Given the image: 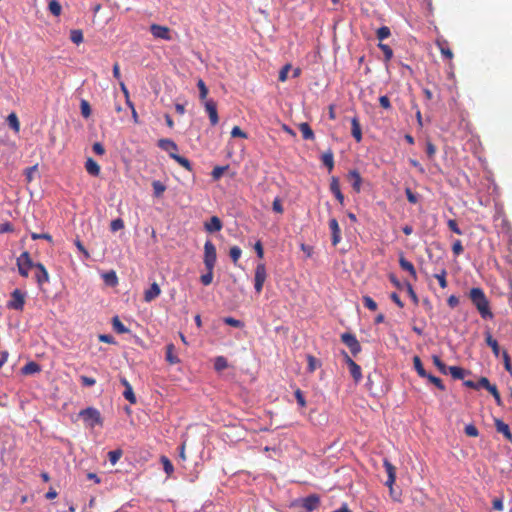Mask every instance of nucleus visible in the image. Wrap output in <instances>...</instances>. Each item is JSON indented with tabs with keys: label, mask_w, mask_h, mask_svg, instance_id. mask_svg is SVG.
Returning a JSON list of instances; mask_svg holds the SVG:
<instances>
[{
	"label": "nucleus",
	"mask_w": 512,
	"mask_h": 512,
	"mask_svg": "<svg viewBox=\"0 0 512 512\" xmlns=\"http://www.w3.org/2000/svg\"><path fill=\"white\" fill-rule=\"evenodd\" d=\"M468 297L482 319L492 320L494 318V314L490 307V301L482 288H471L468 292Z\"/></svg>",
	"instance_id": "1"
},
{
	"label": "nucleus",
	"mask_w": 512,
	"mask_h": 512,
	"mask_svg": "<svg viewBox=\"0 0 512 512\" xmlns=\"http://www.w3.org/2000/svg\"><path fill=\"white\" fill-rule=\"evenodd\" d=\"M79 416L90 428H94L95 426H102L103 424L100 412L94 407H87L81 410L79 412Z\"/></svg>",
	"instance_id": "2"
},
{
	"label": "nucleus",
	"mask_w": 512,
	"mask_h": 512,
	"mask_svg": "<svg viewBox=\"0 0 512 512\" xmlns=\"http://www.w3.org/2000/svg\"><path fill=\"white\" fill-rule=\"evenodd\" d=\"M217 261V253L215 245L207 240L204 244V258L203 262L206 270L214 269Z\"/></svg>",
	"instance_id": "3"
},
{
	"label": "nucleus",
	"mask_w": 512,
	"mask_h": 512,
	"mask_svg": "<svg viewBox=\"0 0 512 512\" xmlns=\"http://www.w3.org/2000/svg\"><path fill=\"white\" fill-rule=\"evenodd\" d=\"M341 341L349 348L353 356H357L361 352V345L354 334L349 332L343 333Z\"/></svg>",
	"instance_id": "4"
},
{
	"label": "nucleus",
	"mask_w": 512,
	"mask_h": 512,
	"mask_svg": "<svg viewBox=\"0 0 512 512\" xmlns=\"http://www.w3.org/2000/svg\"><path fill=\"white\" fill-rule=\"evenodd\" d=\"M11 298L12 299L7 303V307L9 309L22 311L25 305V294L19 289H15L11 293Z\"/></svg>",
	"instance_id": "5"
},
{
	"label": "nucleus",
	"mask_w": 512,
	"mask_h": 512,
	"mask_svg": "<svg viewBox=\"0 0 512 512\" xmlns=\"http://www.w3.org/2000/svg\"><path fill=\"white\" fill-rule=\"evenodd\" d=\"M344 361L347 364L350 374L354 379L355 383H359L362 379L361 367L351 359V357L347 354V352L342 351Z\"/></svg>",
	"instance_id": "6"
},
{
	"label": "nucleus",
	"mask_w": 512,
	"mask_h": 512,
	"mask_svg": "<svg viewBox=\"0 0 512 512\" xmlns=\"http://www.w3.org/2000/svg\"><path fill=\"white\" fill-rule=\"evenodd\" d=\"M383 466H384L387 476H388L387 480L385 482V485L387 487H389L390 493L392 494L393 484L395 483V480H396V468L387 458H385L383 460Z\"/></svg>",
	"instance_id": "7"
},
{
	"label": "nucleus",
	"mask_w": 512,
	"mask_h": 512,
	"mask_svg": "<svg viewBox=\"0 0 512 512\" xmlns=\"http://www.w3.org/2000/svg\"><path fill=\"white\" fill-rule=\"evenodd\" d=\"M35 269H36V272H35L34 278H35L38 286L42 287L44 284L49 282V273H48L47 269L45 268V266L40 262L36 263Z\"/></svg>",
	"instance_id": "8"
},
{
	"label": "nucleus",
	"mask_w": 512,
	"mask_h": 512,
	"mask_svg": "<svg viewBox=\"0 0 512 512\" xmlns=\"http://www.w3.org/2000/svg\"><path fill=\"white\" fill-rule=\"evenodd\" d=\"M204 107L206 112L208 113L209 120L212 126H215L219 122L218 112H217V105L215 101L212 99L206 100L204 102Z\"/></svg>",
	"instance_id": "9"
},
{
	"label": "nucleus",
	"mask_w": 512,
	"mask_h": 512,
	"mask_svg": "<svg viewBox=\"0 0 512 512\" xmlns=\"http://www.w3.org/2000/svg\"><path fill=\"white\" fill-rule=\"evenodd\" d=\"M320 504V498L316 494H311L303 499H301V507L304 508L307 512H312L318 508Z\"/></svg>",
	"instance_id": "10"
},
{
	"label": "nucleus",
	"mask_w": 512,
	"mask_h": 512,
	"mask_svg": "<svg viewBox=\"0 0 512 512\" xmlns=\"http://www.w3.org/2000/svg\"><path fill=\"white\" fill-rule=\"evenodd\" d=\"M329 228L331 230V242L333 246H337L341 241V230L336 218H331L329 220Z\"/></svg>",
	"instance_id": "11"
},
{
	"label": "nucleus",
	"mask_w": 512,
	"mask_h": 512,
	"mask_svg": "<svg viewBox=\"0 0 512 512\" xmlns=\"http://www.w3.org/2000/svg\"><path fill=\"white\" fill-rule=\"evenodd\" d=\"M120 383L125 387V390L123 392V396L126 400H128L131 404L136 403V396L133 392V388L129 381L125 377L120 378Z\"/></svg>",
	"instance_id": "12"
},
{
	"label": "nucleus",
	"mask_w": 512,
	"mask_h": 512,
	"mask_svg": "<svg viewBox=\"0 0 512 512\" xmlns=\"http://www.w3.org/2000/svg\"><path fill=\"white\" fill-rule=\"evenodd\" d=\"M150 31H151L152 35L156 38H160V39H164V40L170 39L169 29L165 26L153 24L150 28Z\"/></svg>",
	"instance_id": "13"
},
{
	"label": "nucleus",
	"mask_w": 512,
	"mask_h": 512,
	"mask_svg": "<svg viewBox=\"0 0 512 512\" xmlns=\"http://www.w3.org/2000/svg\"><path fill=\"white\" fill-rule=\"evenodd\" d=\"M223 224L219 217L212 216L208 222H205L204 228L209 233L218 232L222 229Z\"/></svg>",
	"instance_id": "14"
},
{
	"label": "nucleus",
	"mask_w": 512,
	"mask_h": 512,
	"mask_svg": "<svg viewBox=\"0 0 512 512\" xmlns=\"http://www.w3.org/2000/svg\"><path fill=\"white\" fill-rule=\"evenodd\" d=\"M330 191L334 194L335 198L339 201L341 205L344 204V195L340 190V184L337 177H332L330 182Z\"/></svg>",
	"instance_id": "15"
},
{
	"label": "nucleus",
	"mask_w": 512,
	"mask_h": 512,
	"mask_svg": "<svg viewBox=\"0 0 512 512\" xmlns=\"http://www.w3.org/2000/svg\"><path fill=\"white\" fill-rule=\"evenodd\" d=\"M158 147L166 152L170 153H176L178 150L177 144L168 138H162L158 141Z\"/></svg>",
	"instance_id": "16"
},
{
	"label": "nucleus",
	"mask_w": 512,
	"mask_h": 512,
	"mask_svg": "<svg viewBox=\"0 0 512 512\" xmlns=\"http://www.w3.org/2000/svg\"><path fill=\"white\" fill-rule=\"evenodd\" d=\"M351 134L357 142L362 140V129L359 119L356 116L351 119Z\"/></svg>",
	"instance_id": "17"
},
{
	"label": "nucleus",
	"mask_w": 512,
	"mask_h": 512,
	"mask_svg": "<svg viewBox=\"0 0 512 512\" xmlns=\"http://www.w3.org/2000/svg\"><path fill=\"white\" fill-rule=\"evenodd\" d=\"M495 427L497 432L502 433L508 441L512 442V434L510 432L509 426L506 423L500 419H495Z\"/></svg>",
	"instance_id": "18"
},
{
	"label": "nucleus",
	"mask_w": 512,
	"mask_h": 512,
	"mask_svg": "<svg viewBox=\"0 0 512 512\" xmlns=\"http://www.w3.org/2000/svg\"><path fill=\"white\" fill-rule=\"evenodd\" d=\"M399 265L404 271H407L414 280L417 279L416 269L410 261L401 256L399 258Z\"/></svg>",
	"instance_id": "19"
},
{
	"label": "nucleus",
	"mask_w": 512,
	"mask_h": 512,
	"mask_svg": "<svg viewBox=\"0 0 512 512\" xmlns=\"http://www.w3.org/2000/svg\"><path fill=\"white\" fill-rule=\"evenodd\" d=\"M485 341L486 344L491 347L493 354L495 357H499L500 355V347L496 339H494L490 333V331L485 332Z\"/></svg>",
	"instance_id": "20"
},
{
	"label": "nucleus",
	"mask_w": 512,
	"mask_h": 512,
	"mask_svg": "<svg viewBox=\"0 0 512 512\" xmlns=\"http://www.w3.org/2000/svg\"><path fill=\"white\" fill-rule=\"evenodd\" d=\"M160 293H161V289H160L159 285L157 283H153V284H151L150 288L148 290H146L144 299H145V301L150 302V301L154 300L155 298H157L160 295Z\"/></svg>",
	"instance_id": "21"
},
{
	"label": "nucleus",
	"mask_w": 512,
	"mask_h": 512,
	"mask_svg": "<svg viewBox=\"0 0 512 512\" xmlns=\"http://www.w3.org/2000/svg\"><path fill=\"white\" fill-rule=\"evenodd\" d=\"M321 161L328 171L331 172L334 168V155L331 149H328L321 156Z\"/></svg>",
	"instance_id": "22"
},
{
	"label": "nucleus",
	"mask_w": 512,
	"mask_h": 512,
	"mask_svg": "<svg viewBox=\"0 0 512 512\" xmlns=\"http://www.w3.org/2000/svg\"><path fill=\"white\" fill-rule=\"evenodd\" d=\"M86 171L92 176H98L100 174V166L92 158H88L85 162Z\"/></svg>",
	"instance_id": "23"
},
{
	"label": "nucleus",
	"mask_w": 512,
	"mask_h": 512,
	"mask_svg": "<svg viewBox=\"0 0 512 512\" xmlns=\"http://www.w3.org/2000/svg\"><path fill=\"white\" fill-rule=\"evenodd\" d=\"M40 370H41L40 365L38 363L34 362V361H30V362L26 363L21 368V372L24 375H31V374H34V373H38V372H40Z\"/></svg>",
	"instance_id": "24"
},
{
	"label": "nucleus",
	"mask_w": 512,
	"mask_h": 512,
	"mask_svg": "<svg viewBox=\"0 0 512 512\" xmlns=\"http://www.w3.org/2000/svg\"><path fill=\"white\" fill-rule=\"evenodd\" d=\"M170 157L174 159L179 165L184 167L186 170L192 172V164L186 157H183L177 153H170Z\"/></svg>",
	"instance_id": "25"
},
{
	"label": "nucleus",
	"mask_w": 512,
	"mask_h": 512,
	"mask_svg": "<svg viewBox=\"0 0 512 512\" xmlns=\"http://www.w3.org/2000/svg\"><path fill=\"white\" fill-rule=\"evenodd\" d=\"M266 276H267V273H266V266L264 263H259L257 266H256V269H255V276H254V281L255 282H265L266 280Z\"/></svg>",
	"instance_id": "26"
},
{
	"label": "nucleus",
	"mask_w": 512,
	"mask_h": 512,
	"mask_svg": "<svg viewBox=\"0 0 512 512\" xmlns=\"http://www.w3.org/2000/svg\"><path fill=\"white\" fill-rule=\"evenodd\" d=\"M349 178L353 180L352 187L356 192H360L362 178L360 173L357 170H351L349 172Z\"/></svg>",
	"instance_id": "27"
},
{
	"label": "nucleus",
	"mask_w": 512,
	"mask_h": 512,
	"mask_svg": "<svg viewBox=\"0 0 512 512\" xmlns=\"http://www.w3.org/2000/svg\"><path fill=\"white\" fill-rule=\"evenodd\" d=\"M299 130L302 133V136L305 140H314L315 135L310 125L306 122L299 124Z\"/></svg>",
	"instance_id": "28"
},
{
	"label": "nucleus",
	"mask_w": 512,
	"mask_h": 512,
	"mask_svg": "<svg viewBox=\"0 0 512 512\" xmlns=\"http://www.w3.org/2000/svg\"><path fill=\"white\" fill-rule=\"evenodd\" d=\"M449 373L454 379L462 380L464 377L469 374V371L464 370L461 367L458 366H450L448 368Z\"/></svg>",
	"instance_id": "29"
},
{
	"label": "nucleus",
	"mask_w": 512,
	"mask_h": 512,
	"mask_svg": "<svg viewBox=\"0 0 512 512\" xmlns=\"http://www.w3.org/2000/svg\"><path fill=\"white\" fill-rule=\"evenodd\" d=\"M36 263L30 261L29 264L27 262L17 263L18 272L22 277L27 278L29 276V270L35 268Z\"/></svg>",
	"instance_id": "30"
},
{
	"label": "nucleus",
	"mask_w": 512,
	"mask_h": 512,
	"mask_svg": "<svg viewBox=\"0 0 512 512\" xmlns=\"http://www.w3.org/2000/svg\"><path fill=\"white\" fill-rule=\"evenodd\" d=\"M166 360L170 364H177L180 362V359L175 355V346L173 344H168L166 346Z\"/></svg>",
	"instance_id": "31"
},
{
	"label": "nucleus",
	"mask_w": 512,
	"mask_h": 512,
	"mask_svg": "<svg viewBox=\"0 0 512 512\" xmlns=\"http://www.w3.org/2000/svg\"><path fill=\"white\" fill-rule=\"evenodd\" d=\"M112 326L118 334L128 333L129 329L120 321L118 316L112 318Z\"/></svg>",
	"instance_id": "32"
},
{
	"label": "nucleus",
	"mask_w": 512,
	"mask_h": 512,
	"mask_svg": "<svg viewBox=\"0 0 512 512\" xmlns=\"http://www.w3.org/2000/svg\"><path fill=\"white\" fill-rule=\"evenodd\" d=\"M153 194L155 197H161L166 190V186L159 180L152 182Z\"/></svg>",
	"instance_id": "33"
},
{
	"label": "nucleus",
	"mask_w": 512,
	"mask_h": 512,
	"mask_svg": "<svg viewBox=\"0 0 512 512\" xmlns=\"http://www.w3.org/2000/svg\"><path fill=\"white\" fill-rule=\"evenodd\" d=\"M378 47L379 49L383 52L384 54V61L387 63L389 62L392 57H393V50L391 49V47L387 44H384L382 42H380L378 44Z\"/></svg>",
	"instance_id": "34"
},
{
	"label": "nucleus",
	"mask_w": 512,
	"mask_h": 512,
	"mask_svg": "<svg viewBox=\"0 0 512 512\" xmlns=\"http://www.w3.org/2000/svg\"><path fill=\"white\" fill-rule=\"evenodd\" d=\"M413 363L414 368L420 377L424 378L425 376H427L428 373L424 369L421 359L418 356H414Z\"/></svg>",
	"instance_id": "35"
},
{
	"label": "nucleus",
	"mask_w": 512,
	"mask_h": 512,
	"mask_svg": "<svg viewBox=\"0 0 512 512\" xmlns=\"http://www.w3.org/2000/svg\"><path fill=\"white\" fill-rule=\"evenodd\" d=\"M160 461L163 464V469L167 476H171L174 472V467L171 461L164 455L161 456Z\"/></svg>",
	"instance_id": "36"
},
{
	"label": "nucleus",
	"mask_w": 512,
	"mask_h": 512,
	"mask_svg": "<svg viewBox=\"0 0 512 512\" xmlns=\"http://www.w3.org/2000/svg\"><path fill=\"white\" fill-rule=\"evenodd\" d=\"M432 360H433L434 365L438 368V370L442 374H447L449 367L446 366V364L440 359L439 356L433 355Z\"/></svg>",
	"instance_id": "37"
},
{
	"label": "nucleus",
	"mask_w": 512,
	"mask_h": 512,
	"mask_svg": "<svg viewBox=\"0 0 512 512\" xmlns=\"http://www.w3.org/2000/svg\"><path fill=\"white\" fill-rule=\"evenodd\" d=\"M438 46H439L440 52L444 58H446V59L453 58V52L448 47L447 42H442V43L438 42Z\"/></svg>",
	"instance_id": "38"
},
{
	"label": "nucleus",
	"mask_w": 512,
	"mask_h": 512,
	"mask_svg": "<svg viewBox=\"0 0 512 512\" xmlns=\"http://www.w3.org/2000/svg\"><path fill=\"white\" fill-rule=\"evenodd\" d=\"M48 9L54 16H59L62 11V7L57 0H51L48 4Z\"/></svg>",
	"instance_id": "39"
},
{
	"label": "nucleus",
	"mask_w": 512,
	"mask_h": 512,
	"mask_svg": "<svg viewBox=\"0 0 512 512\" xmlns=\"http://www.w3.org/2000/svg\"><path fill=\"white\" fill-rule=\"evenodd\" d=\"M70 40L74 43V44H80L83 42V32L79 29H74V30H71L70 32Z\"/></svg>",
	"instance_id": "40"
},
{
	"label": "nucleus",
	"mask_w": 512,
	"mask_h": 512,
	"mask_svg": "<svg viewBox=\"0 0 512 512\" xmlns=\"http://www.w3.org/2000/svg\"><path fill=\"white\" fill-rule=\"evenodd\" d=\"M228 367L227 359L223 356H218L214 362V368L216 371H222Z\"/></svg>",
	"instance_id": "41"
},
{
	"label": "nucleus",
	"mask_w": 512,
	"mask_h": 512,
	"mask_svg": "<svg viewBox=\"0 0 512 512\" xmlns=\"http://www.w3.org/2000/svg\"><path fill=\"white\" fill-rule=\"evenodd\" d=\"M424 378H427L430 383L434 384L441 391L445 390V385L443 384L442 380L439 377H436L428 373L427 376H425Z\"/></svg>",
	"instance_id": "42"
},
{
	"label": "nucleus",
	"mask_w": 512,
	"mask_h": 512,
	"mask_svg": "<svg viewBox=\"0 0 512 512\" xmlns=\"http://www.w3.org/2000/svg\"><path fill=\"white\" fill-rule=\"evenodd\" d=\"M391 35L390 28L387 26H382L376 31L377 39L382 42L384 39L388 38Z\"/></svg>",
	"instance_id": "43"
},
{
	"label": "nucleus",
	"mask_w": 512,
	"mask_h": 512,
	"mask_svg": "<svg viewBox=\"0 0 512 512\" xmlns=\"http://www.w3.org/2000/svg\"><path fill=\"white\" fill-rule=\"evenodd\" d=\"M104 281L110 286H115L118 283L117 275L114 271H109L104 274Z\"/></svg>",
	"instance_id": "44"
},
{
	"label": "nucleus",
	"mask_w": 512,
	"mask_h": 512,
	"mask_svg": "<svg viewBox=\"0 0 512 512\" xmlns=\"http://www.w3.org/2000/svg\"><path fill=\"white\" fill-rule=\"evenodd\" d=\"M8 124L9 126L16 132L20 129V123L15 113H11L8 118Z\"/></svg>",
	"instance_id": "45"
},
{
	"label": "nucleus",
	"mask_w": 512,
	"mask_h": 512,
	"mask_svg": "<svg viewBox=\"0 0 512 512\" xmlns=\"http://www.w3.org/2000/svg\"><path fill=\"white\" fill-rule=\"evenodd\" d=\"M122 456V450L116 449L108 452V459L112 465H115Z\"/></svg>",
	"instance_id": "46"
},
{
	"label": "nucleus",
	"mask_w": 512,
	"mask_h": 512,
	"mask_svg": "<svg viewBox=\"0 0 512 512\" xmlns=\"http://www.w3.org/2000/svg\"><path fill=\"white\" fill-rule=\"evenodd\" d=\"M197 87L199 89V98L201 100H205L208 95V88L205 82L202 79H199L197 82Z\"/></svg>",
	"instance_id": "47"
},
{
	"label": "nucleus",
	"mask_w": 512,
	"mask_h": 512,
	"mask_svg": "<svg viewBox=\"0 0 512 512\" xmlns=\"http://www.w3.org/2000/svg\"><path fill=\"white\" fill-rule=\"evenodd\" d=\"M228 169V166H216L213 168L212 172H211V176L213 178V180H219L223 173L225 172V170Z\"/></svg>",
	"instance_id": "48"
},
{
	"label": "nucleus",
	"mask_w": 512,
	"mask_h": 512,
	"mask_svg": "<svg viewBox=\"0 0 512 512\" xmlns=\"http://www.w3.org/2000/svg\"><path fill=\"white\" fill-rule=\"evenodd\" d=\"M241 253H242V251L238 246H232L230 248L229 256L232 259V261L234 262V264H236L237 261L240 259Z\"/></svg>",
	"instance_id": "49"
},
{
	"label": "nucleus",
	"mask_w": 512,
	"mask_h": 512,
	"mask_svg": "<svg viewBox=\"0 0 512 512\" xmlns=\"http://www.w3.org/2000/svg\"><path fill=\"white\" fill-rule=\"evenodd\" d=\"M307 361H308V367L307 368H308L309 372H314L320 366L319 360L316 359L312 355H308L307 356Z\"/></svg>",
	"instance_id": "50"
},
{
	"label": "nucleus",
	"mask_w": 512,
	"mask_h": 512,
	"mask_svg": "<svg viewBox=\"0 0 512 512\" xmlns=\"http://www.w3.org/2000/svg\"><path fill=\"white\" fill-rule=\"evenodd\" d=\"M213 270L214 269H210V270H206V273L201 275L200 277V281L203 285L205 286H208L212 283L213 281Z\"/></svg>",
	"instance_id": "51"
},
{
	"label": "nucleus",
	"mask_w": 512,
	"mask_h": 512,
	"mask_svg": "<svg viewBox=\"0 0 512 512\" xmlns=\"http://www.w3.org/2000/svg\"><path fill=\"white\" fill-rule=\"evenodd\" d=\"M446 276H447V272L445 269H442L440 273L435 274V278L438 280L439 285L442 289H445L448 285Z\"/></svg>",
	"instance_id": "52"
},
{
	"label": "nucleus",
	"mask_w": 512,
	"mask_h": 512,
	"mask_svg": "<svg viewBox=\"0 0 512 512\" xmlns=\"http://www.w3.org/2000/svg\"><path fill=\"white\" fill-rule=\"evenodd\" d=\"M81 114L84 118H88L91 115V107L88 101L81 100L80 103Z\"/></svg>",
	"instance_id": "53"
},
{
	"label": "nucleus",
	"mask_w": 512,
	"mask_h": 512,
	"mask_svg": "<svg viewBox=\"0 0 512 512\" xmlns=\"http://www.w3.org/2000/svg\"><path fill=\"white\" fill-rule=\"evenodd\" d=\"M124 228V221L121 218H117L111 221L110 230L112 232H117Z\"/></svg>",
	"instance_id": "54"
},
{
	"label": "nucleus",
	"mask_w": 512,
	"mask_h": 512,
	"mask_svg": "<svg viewBox=\"0 0 512 512\" xmlns=\"http://www.w3.org/2000/svg\"><path fill=\"white\" fill-rule=\"evenodd\" d=\"M223 321L225 324L235 328H242L244 326L242 321L235 319L233 317H225Z\"/></svg>",
	"instance_id": "55"
},
{
	"label": "nucleus",
	"mask_w": 512,
	"mask_h": 512,
	"mask_svg": "<svg viewBox=\"0 0 512 512\" xmlns=\"http://www.w3.org/2000/svg\"><path fill=\"white\" fill-rule=\"evenodd\" d=\"M363 304L371 311H375L377 309V303L370 296H363Z\"/></svg>",
	"instance_id": "56"
},
{
	"label": "nucleus",
	"mask_w": 512,
	"mask_h": 512,
	"mask_svg": "<svg viewBox=\"0 0 512 512\" xmlns=\"http://www.w3.org/2000/svg\"><path fill=\"white\" fill-rule=\"evenodd\" d=\"M294 396L296 398V401H297V404L299 405V407L304 408L306 406V400H305L303 392L300 389H297L294 392Z\"/></svg>",
	"instance_id": "57"
},
{
	"label": "nucleus",
	"mask_w": 512,
	"mask_h": 512,
	"mask_svg": "<svg viewBox=\"0 0 512 512\" xmlns=\"http://www.w3.org/2000/svg\"><path fill=\"white\" fill-rule=\"evenodd\" d=\"M405 194H406L407 200L411 204H416L418 202L419 196L416 193H414L410 188L405 189Z\"/></svg>",
	"instance_id": "58"
},
{
	"label": "nucleus",
	"mask_w": 512,
	"mask_h": 512,
	"mask_svg": "<svg viewBox=\"0 0 512 512\" xmlns=\"http://www.w3.org/2000/svg\"><path fill=\"white\" fill-rule=\"evenodd\" d=\"M465 434L470 437H477L479 435V431L475 425L469 424L465 426Z\"/></svg>",
	"instance_id": "59"
},
{
	"label": "nucleus",
	"mask_w": 512,
	"mask_h": 512,
	"mask_svg": "<svg viewBox=\"0 0 512 512\" xmlns=\"http://www.w3.org/2000/svg\"><path fill=\"white\" fill-rule=\"evenodd\" d=\"M80 382H81L82 386H84V387H92L95 385L96 380L92 377L81 375Z\"/></svg>",
	"instance_id": "60"
},
{
	"label": "nucleus",
	"mask_w": 512,
	"mask_h": 512,
	"mask_svg": "<svg viewBox=\"0 0 512 512\" xmlns=\"http://www.w3.org/2000/svg\"><path fill=\"white\" fill-rule=\"evenodd\" d=\"M447 225H448L449 229L451 231H453L454 233H456L458 235H462L463 234V231L459 228L456 220L449 219L448 222H447Z\"/></svg>",
	"instance_id": "61"
},
{
	"label": "nucleus",
	"mask_w": 512,
	"mask_h": 512,
	"mask_svg": "<svg viewBox=\"0 0 512 512\" xmlns=\"http://www.w3.org/2000/svg\"><path fill=\"white\" fill-rule=\"evenodd\" d=\"M406 288H407V293L410 296L411 300L413 301L414 304L417 305L419 302V298H418L417 294L415 293L412 285L409 282L406 283Z\"/></svg>",
	"instance_id": "62"
},
{
	"label": "nucleus",
	"mask_w": 512,
	"mask_h": 512,
	"mask_svg": "<svg viewBox=\"0 0 512 512\" xmlns=\"http://www.w3.org/2000/svg\"><path fill=\"white\" fill-rule=\"evenodd\" d=\"M502 358L504 361V367H505L506 371L512 373V364H511L510 356L507 351L502 352Z\"/></svg>",
	"instance_id": "63"
},
{
	"label": "nucleus",
	"mask_w": 512,
	"mask_h": 512,
	"mask_svg": "<svg viewBox=\"0 0 512 512\" xmlns=\"http://www.w3.org/2000/svg\"><path fill=\"white\" fill-rule=\"evenodd\" d=\"M463 246L459 239L455 240L452 245V251L455 256H459L463 252Z\"/></svg>",
	"instance_id": "64"
}]
</instances>
